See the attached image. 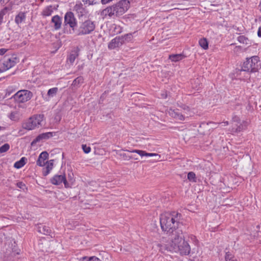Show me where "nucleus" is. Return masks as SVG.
Instances as JSON below:
<instances>
[{
  "label": "nucleus",
  "mask_w": 261,
  "mask_h": 261,
  "mask_svg": "<svg viewBox=\"0 0 261 261\" xmlns=\"http://www.w3.org/2000/svg\"><path fill=\"white\" fill-rule=\"evenodd\" d=\"M5 71H6V70H4V67L2 66V67L0 68V73L3 72Z\"/></svg>",
  "instance_id": "obj_48"
},
{
  "label": "nucleus",
  "mask_w": 261,
  "mask_h": 261,
  "mask_svg": "<svg viewBox=\"0 0 261 261\" xmlns=\"http://www.w3.org/2000/svg\"><path fill=\"white\" fill-rule=\"evenodd\" d=\"M199 44L204 49H207L208 48V42L206 38L200 39L199 41Z\"/></svg>",
  "instance_id": "obj_27"
},
{
  "label": "nucleus",
  "mask_w": 261,
  "mask_h": 261,
  "mask_svg": "<svg viewBox=\"0 0 261 261\" xmlns=\"http://www.w3.org/2000/svg\"><path fill=\"white\" fill-rule=\"evenodd\" d=\"M95 28L94 22L90 20H87L80 24L76 33L79 36L89 34L95 30Z\"/></svg>",
  "instance_id": "obj_6"
},
{
  "label": "nucleus",
  "mask_w": 261,
  "mask_h": 261,
  "mask_svg": "<svg viewBox=\"0 0 261 261\" xmlns=\"http://www.w3.org/2000/svg\"><path fill=\"white\" fill-rule=\"evenodd\" d=\"M50 182L52 184L55 185H59L63 182L65 187H67L68 185V182L66 179V177L64 175H55L53 178L50 179Z\"/></svg>",
  "instance_id": "obj_9"
},
{
  "label": "nucleus",
  "mask_w": 261,
  "mask_h": 261,
  "mask_svg": "<svg viewBox=\"0 0 261 261\" xmlns=\"http://www.w3.org/2000/svg\"><path fill=\"white\" fill-rule=\"evenodd\" d=\"M4 16V15L0 12V25L2 24V23L3 21Z\"/></svg>",
  "instance_id": "obj_43"
},
{
  "label": "nucleus",
  "mask_w": 261,
  "mask_h": 261,
  "mask_svg": "<svg viewBox=\"0 0 261 261\" xmlns=\"http://www.w3.org/2000/svg\"><path fill=\"white\" fill-rule=\"evenodd\" d=\"M193 81L195 84H198V85H196V86H194V85H193V88L198 90L201 87V84H200L199 83L200 81L198 79H197L196 80H193ZM192 84H193V83H192Z\"/></svg>",
  "instance_id": "obj_35"
},
{
  "label": "nucleus",
  "mask_w": 261,
  "mask_h": 261,
  "mask_svg": "<svg viewBox=\"0 0 261 261\" xmlns=\"http://www.w3.org/2000/svg\"><path fill=\"white\" fill-rule=\"evenodd\" d=\"M120 37H122L123 38V43L125 41H129L131 40L132 38V34L128 33L124 35V36H120Z\"/></svg>",
  "instance_id": "obj_34"
},
{
  "label": "nucleus",
  "mask_w": 261,
  "mask_h": 261,
  "mask_svg": "<svg viewBox=\"0 0 261 261\" xmlns=\"http://www.w3.org/2000/svg\"><path fill=\"white\" fill-rule=\"evenodd\" d=\"M74 10L79 13V15L82 16L85 13V9L82 3L76 4L74 7Z\"/></svg>",
  "instance_id": "obj_23"
},
{
  "label": "nucleus",
  "mask_w": 261,
  "mask_h": 261,
  "mask_svg": "<svg viewBox=\"0 0 261 261\" xmlns=\"http://www.w3.org/2000/svg\"><path fill=\"white\" fill-rule=\"evenodd\" d=\"M231 121L232 122L237 123V124H239L241 122L240 118L238 116L235 115L232 116Z\"/></svg>",
  "instance_id": "obj_38"
},
{
  "label": "nucleus",
  "mask_w": 261,
  "mask_h": 261,
  "mask_svg": "<svg viewBox=\"0 0 261 261\" xmlns=\"http://www.w3.org/2000/svg\"><path fill=\"white\" fill-rule=\"evenodd\" d=\"M176 233L171 239V247L173 250L179 252L181 255H188L190 253L191 248L188 243L185 240L182 230H178Z\"/></svg>",
  "instance_id": "obj_2"
},
{
  "label": "nucleus",
  "mask_w": 261,
  "mask_h": 261,
  "mask_svg": "<svg viewBox=\"0 0 261 261\" xmlns=\"http://www.w3.org/2000/svg\"><path fill=\"white\" fill-rule=\"evenodd\" d=\"M53 160H50L49 161H46V163H47L46 164V168L49 169V170L50 171L53 167Z\"/></svg>",
  "instance_id": "obj_36"
},
{
  "label": "nucleus",
  "mask_w": 261,
  "mask_h": 261,
  "mask_svg": "<svg viewBox=\"0 0 261 261\" xmlns=\"http://www.w3.org/2000/svg\"><path fill=\"white\" fill-rule=\"evenodd\" d=\"M230 261H238V260L236 259H233V260H230Z\"/></svg>",
  "instance_id": "obj_52"
},
{
  "label": "nucleus",
  "mask_w": 261,
  "mask_h": 261,
  "mask_svg": "<svg viewBox=\"0 0 261 261\" xmlns=\"http://www.w3.org/2000/svg\"><path fill=\"white\" fill-rule=\"evenodd\" d=\"M181 217V214L173 212L170 214L161 215L160 224L162 230L170 237V239L177 234L178 230H182L179 226V220Z\"/></svg>",
  "instance_id": "obj_1"
},
{
  "label": "nucleus",
  "mask_w": 261,
  "mask_h": 261,
  "mask_svg": "<svg viewBox=\"0 0 261 261\" xmlns=\"http://www.w3.org/2000/svg\"><path fill=\"white\" fill-rule=\"evenodd\" d=\"M58 92V88L57 87H54L51 89H49L48 90L47 93V95L48 97H46L45 98V99L46 101H49V98L53 97L55 96H56V94H57Z\"/></svg>",
  "instance_id": "obj_22"
},
{
  "label": "nucleus",
  "mask_w": 261,
  "mask_h": 261,
  "mask_svg": "<svg viewBox=\"0 0 261 261\" xmlns=\"http://www.w3.org/2000/svg\"><path fill=\"white\" fill-rule=\"evenodd\" d=\"M82 148L85 153H88L91 151V147L87 146L86 144H83L82 145Z\"/></svg>",
  "instance_id": "obj_37"
},
{
  "label": "nucleus",
  "mask_w": 261,
  "mask_h": 261,
  "mask_svg": "<svg viewBox=\"0 0 261 261\" xmlns=\"http://www.w3.org/2000/svg\"><path fill=\"white\" fill-rule=\"evenodd\" d=\"M10 148V145L8 143H5L0 147V153L5 152Z\"/></svg>",
  "instance_id": "obj_31"
},
{
  "label": "nucleus",
  "mask_w": 261,
  "mask_h": 261,
  "mask_svg": "<svg viewBox=\"0 0 261 261\" xmlns=\"http://www.w3.org/2000/svg\"><path fill=\"white\" fill-rule=\"evenodd\" d=\"M128 152H135L138 153L139 155H140L141 156H146V157H150V156H158V154L156 153H148L146 151L142 150H137V149H134L132 151L128 150Z\"/></svg>",
  "instance_id": "obj_19"
},
{
  "label": "nucleus",
  "mask_w": 261,
  "mask_h": 261,
  "mask_svg": "<svg viewBox=\"0 0 261 261\" xmlns=\"http://www.w3.org/2000/svg\"><path fill=\"white\" fill-rule=\"evenodd\" d=\"M257 35L259 37H261V26L258 28Z\"/></svg>",
  "instance_id": "obj_46"
},
{
  "label": "nucleus",
  "mask_w": 261,
  "mask_h": 261,
  "mask_svg": "<svg viewBox=\"0 0 261 261\" xmlns=\"http://www.w3.org/2000/svg\"><path fill=\"white\" fill-rule=\"evenodd\" d=\"M16 58L13 57L11 58H5V61L3 63V66L4 68V70H8L10 68L13 67L16 64Z\"/></svg>",
  "instance_id": "obj_12"
},
{
  "label": "nucleus",
  "mask_w": 261,
  "mask_h": 261,
  "mask_svg": "<svg viewBox=\"0 0 261 261\" xmlns=\"http://www.w3.org/2000/svg\"><path fill=\"white\" fill-rule=\"evenodd\" d=\"M43 115H36L30 117L22 123V128L30 130L39 127L43 120Z\"/></svg>",
  "instance_id": "obj_5"
},
{
  "label": "nucleus",
  "mask_w": 261,
  "mask_h": 261,
  "mask_svg": "<svg viewBox=\"0 0 261 261\" xmlns=\"http://www.w3.org/2000/svg\"><path fill=\"white\" fill-rule=\"evenodd\" d=\"M260 68V63L259 57L258 56H253L249 58H247L242 67L241 70L249 73L257 72Z\"/></svg>",
  "instance_id": "obj_4"
},
{
  "label": "nucleus",
  "mask_w": 261,
  "mask_h": 261,
  "mask_svg": "<svg viewBox=\"0 0 261 261\" xmlns=\"http://www.w3.org/2000/svg\"><path fill=\"white\" fill-rule=\"evenodd\" d=\"M186 57L183 54H172L169 55V59L172 61L176 62L179 61Z\"/></svg>",
  "instance_id": "obj_21"
},
{
  "label": "nucleus",
  "mask_w": 261,
  "mask_h": 261,
  "mask_svg": "<svg viewBox=\"0 0 261 261\" xmlns=\"http://www.w3.org/2000/svg\"><path fill=\"white\" fill-rule=\"evenodd\" d=\"M223 123L224 124V125H225V126L228 125L229 124L228 121H227L223 122Z\"/></svg>",
  "instance_id": "obj_50"
},
{
  "label": "nucleus",
  "mask_w": 261,
  "mask_h": 261,
  "mask_svg": "<svg viewBox=\"0 0 261 261\" xmlns=\"http://www.w3.org/2000/svg\"><path fill=\"white\" fill-rule=\"evenodd\" d=\"M58 5H50L45 7L42 12V15L43 16H49L51 15L54 10H57Z\"/></svg>",
  "instance_id": "obj_16"
},
{
  "label": "nucleus",
  "mask_w": 261,
  "mask_h": 261,
  "mask_svg": "<svg viewBox=\"0 0 261 261\" xmlns=\"http://www.w3.org/2000/svg\"><path fill=\"white\" fill-rule=\"evenodd\" d=\"M187 178L190 181L196 182V175L193 172H189Z\"/></svg>",
  "instance_id": "obj_30"
},
{
  "label": "nucleus",
  "mask_w": 261,
  "mask_h": 261,
  "mask_svg": "<svg viewBox=\"0 0 261 261\" xmlns=\"http://www.w3.org/2000/svg\"><path fill=\"white\" fill-rule=\"evenodd\" d=\"M11 7H5L0 11V12L5 15L9 11L11 10Z\"/></svg>",
  "instance_id": "obj_39"
},
{
  "label": "nucleus",
  "mask_w": 261,
  "mask_h": 261,
  "mask_svg": "<svg viewBox=\"0 0 261 261\" xmlns=\"http://www.w3.org/2000/svg\"><path fill=\"white\" fill-rule=\"evenodd\" d=\"M10 0H0V5H3L9 2Z\"/></svg>",
  "instance_id": "obj_45"
},
{
  "label": "nucleus",
  "mask_w": 261,
  "mask_h": 261,
  "mask_svg": "<svg viewBox=\"0 0 261 261\" xmlns=\"http://www.w3.org/2000/svg\"><path fill=\"white\" fill-rule=\"evenodd\" d=\"M83 82L84 78L82 76H80L74 80L72 82V86L75 87H78L81 84L83 83Z\"/></svg>",
  "instance_id": "obj_25"
},
{
  "label": "nucleus",
  "mask_w": 261,
  "mask_h": 261,
  "mask_svg": "<svg viewBox=\"0 0 261 261\" xmlns=\"http://www.w3.org/2000/svg\"><path fill=\"white\" fill-rule=\"evenodd\" d=\"M18 112L17 111L11 112L9 115V118L13 121H18L19 119Z\"/></svg>",
  "instance_id": "obj_28"
},
{
  "label": "nucleus",
  "mask_w": 261,
  "mask_h": 261,
  "mask_svg": "<svg viewBox=\"0 0 261 261\" xmlns=\"http://www.w3.org/2000/svg\"><path fill=\"white\" fill-rule=\"evenodd\" d=\"M129 8V2L127 0H121L115 5L107 7L103 10V13L110 16L116 15L119 16L123 14Z\"/></svg>",
  "instance_id": "obj_3"
},
{
  "label": "nucleus",
  "mask_w": 261,
  "mask_h": 261,
  "mask_svg": "<svg viewBox=\"0 0 261 261\" xmlns=\"http://www.w3.org/2000/svg\"><path fill=\"white\" fill-rule=\"evenodd\" d=\"M51 22L54 23V28L55 30H59L61 28L62 19L58 15H56L52 17Z\"/></svg>",
  "instance_id": "obj_18"
},
{
  "label": "nucleus",
  "mask_w": 261,
  "mask_h": 261,
  "mask_svg": "<svg viewBox=\"0 0 261 261\" xmlns=\"http://www.w3.org/2000/svg\"><path fill=\"white\" fill-rule=\"evenodd\" d=\"M26 160L27 159L25 157L21 158L19 161H17L15 163L14 167L17 169H19L21 168L25 164Z\"/></svg>",
  "instance_id": "obj_24"
},
{
  "label": "nucleus",
  "mask_w": 261,
  "mask_h": 261,
  "mask_svg": "<svg viewBox=\"0 0 261 261\" xmlns=\"http://www.w3.org/2000/svg\"><path fill=\"white\" fill-rule=\"evenodd\" d=\"M5 127H2V126H0V131L2 130H5Z\"/></svg>",
  "instance_id": "obj_51"
},
{
  "label": "nucleus",
  "mask_w": 261,
  "mask_h": 261,
  "mask_svg": "<svg viewBox=\"0 0 261 261\" xmlns=\"http://www.w3.org/2000/svg\"><path fill=\"white\" fill-rule=\"evenodd\" d=\"M48 153L46 151H43L42 152L37 161V165L42 167L45 166L47 163H46L45 161L48 159Z\"/></svg>",
  "instance_id": "obj_14"
},
{
  "label": "nucleus",
  "mask_w": 261,
  "mask_h": 261,
  "mask_svg": "<svg viewBox=\"0 0 261 261\" xmlns=\"http://www.w3.org/2000/svg\"><path fill=\"white\" fill-rule=\"evenodd\" d=\"M33 93L27 90H21L16 93L12 98L18 103H24L31 99L33 97Z\"/></svg>",
  "instance_id": "obj_7"
},
{
  "label": "nucleus",
  "mask_w": 261,
  "mask_h": 261,
  "mask_svg": "<svg viewBox=\"0 0 261 261\" xmlns=\"http://www.w3.org/2000/svg\"><path fill=\"white\" fill-rule=\"evenodd\" d=\"M26 18V15L25 13L22 12H20L15 18V22L17 24L19 25L22 22L24 21Z\"/></svg>",
  "instance_id": "obj_20"
},
{
  "label": "nucleus",
  "mask_w": 261,
  "mask_h": 261,
  "mask_svg": "<svg viewBox=\"0 0 261 261\" xmlns=\"http://www.w3.org/2000/svg\"><path fill=\"white\" fill-rule=\"evenodd\" d=\"M18 134L21 136V135H22L24 134V132H23V128H22V129H20L19 131H18Z\"/></svg>",
  "instance_id": "obj_47"
},
{
  "label": "nucleus",
  "mask_w": 261,
  "mask_h": 261,
  "mask_svg": "<svg viewBox=\"0 0 261 261\" xmlns=\"http://www.w3.org/2000/svg\"><path fill=\"white\" fill-rule=\"evenodd\" d=\"M41 2H43L44 0H40Z\"/></svg>",
  "instance_id": "obj_53"
},
{
  "label": "nucleus",
  "mask_w": 261,
  "mask_h": 261,
  "mask_svg": "<svg viewBox=\"0 0 261 261\" xmlns=\"http://www.w3.org/2000/svg\"><path fill=\"white\" fill-rule=\"evenodd\" d=\"M123 44V38L120 36L116 37L113 39L108 44V48L110 49H114L119 47Z\"/></svg>",
  "instance_id": "obj_10"
},
{
  "label": "nucleus",
  "mask_w": 261,
  "mask_h": 261,
  "mask_svg": "<svg viewBox=\"0 0 261 261\" xmlns=\"http://www.w3.org/2000/svg\"><path fill=\"white\" fill-rule=\"evenodd\" d=\"M225 258L226 261H230V260H232L233 259H236V258H234L233 255L229 251L225 252Z\"/></svg>",
  "instance_id": "obj_32"
},
{
  "label": "nucleus",
  "mask_w": 261,
  "mask_h": 261,
  "mask_svg": "<svg viewBox=\"0 0 261 261\" xmlns=\"http://www.w3.org/2000/svg\"><path fill=\"white\" fill-rule=\"evenodd\" d=\"M112 0H101V3L102 4H106L110 2H111Z\"/></svg>",
  "instance_id": "obj_44"
},
{
  "label": "nucleus",
  "mask_w": 261,
  "mask_h": 261,
  "mask_svg": "<svg viewBox=\"0 0 261 261\" xmlns=\"http://www.w3.org/2000/svg\"><path fill=\"white\" fill-rule=\"evenodd\" d=\"M238 41L242 44L249 45L251 44V42L249 39L245 36H240L237 38Z\"/></svg>",
  "instance_id": "obj_26"
},
{
  "label": "nucleus",
  "mask_w": 261,
  "mask_h": 261,
  "mask_svg": "<svg viewBox=\"0 0 261 261\" xmlns=\"http://www.w3.org/2000/svg\"><path fill=\"white\" fill-rule=\"evenodd\" d=\"M49 172H50V171L49 170V169H48L46 167L43 168V176H47L49 173Z\"/></svg>",
  "instance_id": "obj_40"
},
{
  "label": "nucleus",
  "mask_w": 261,
  "mask_h": 261,
  "mask_svg": "<svg viewBox=\"0 0 261 261\" xmlns=\"http://www.w3.org/2000/svg\"><path fill=\"white\" fill-rule=\"evenodd\" d=\"M128 158H129V159H135V160H138V158L133 157V156H128Z\"/></svg>",
  "instance_id": "obj_49"
},
{
  "label": "nucleus",
  "mask_w": 261,
  "mask_h": 261,
  "mask_svg": "<svg viewBox=\"0 0 261 261\" xmlns=\"http://www.w3.org/2000/svg\"><path fill=\"white\" fill-rule=\"evenodd\" d=\"M87 261H101V260L95 256H92V257H90L89 258V259Z\"/></svg>",
  "instance_id": "obj_41"
},
{
  "label": "nucleus",
  "mask_w": 261,
  "mask_h": 261,
  "mask_svg": "<svg viewBox=\"0 0 261 261\" xmlns=\"http://www.w3.org/2000/svg\"><path fill=\"white\" fill-rule=\"evenodd\" d=\"M64 23L67 25L68 24L73 30L77 25V22L76 18L74 17V14L72 12H67L64 16Z\"/></svg>",
  "instance_id": "obj_8"
},
{
  "label": "nucleus",
  "mask_w": 261,
  "mask_h": 261,
  "mask_svg": "<svg viewBox=\"0 0 261 261\" xmlns=\"http://www.w3.org/2000/svg\"><path fill=\"white\" fill-rule=\"evenodd\" d=\"M38 231L45 235L50 236L51 238L55 237V234L51 233V230L46 226L40 224L37 227Z\"/></svg>",
  "instance_id": "obj_13"
},
{
  "label": "nucleus",
  "mask_w": 261,
  "mask_h": 261,
  "mask_svg": "<svg viewBox=\"0 0 261 261\" xmlns=\"http://www.w3.org/2000/svg\"><path fill=\"white\" fill-rule=\"evenodd\" d=\"M7 51V49L5 48H1L0 49V55H4Z\"/></svg>",
  "instance_id": "obj_42"
},
{
  "label": "nucleus",
  "mask_w": 261,
  "mask_h": 261,
  "mask_svg": "<svg viewBox=\"0 0 261 261\" xmlns=\"http://www.w3.org/2000/svg\"><path fill=\"white\" fill-rule=\"evenodd\" d=\"M2 78L0 79V80H1Z\"/></svg>",
  "instance_id": "obj_54"
},
{
  "label": "nucleus",
  "mask_w": 261,
  "mask_h": 261,
  "mask_svg": "<svg viewBox=\"0 0 261 261\" xmlns=\"http://www.w3.org/2000/svg\"><path fill=\"white\" fill-rule=\"evenodd\" d=\"M53 137V133L47 132L39 135L32 142L31 145H35L37 142L42 140H46Z\"/></svg>",
  "instance_id": "obj_11"
},
{
  "label": "nucleus",
  "mask_w": 261,
  "mask_h": 261,
  "mask_svg": "<svg viewBox=\"0 0 261 261\" xmlns=\"http://www.w3.org/2000/svg\"><path fill=\"white\" fill-rule=\"evenodd\" d=\"M236 127H233L231 128V132L232 133H238L245 129L247 127V122L243 121L240 123L236 124Z\"/></svg>",
  "instance_id": "obj_15"
},
{
  "label": "nucleus",
  "mask_w": 261,
  "mask_h": 261,
  "mask_svg": "<svg viewBox=\"0 0 261 261\" xmlns=\"http://www.w3.org/2000/svg\"><path fill=\"white\" fill-rule=\"evenodd\" d=\"M16 186L21 189L23 191H25V190H27V188L25 185L24 183H23L22 181H18L16 184Z\"/></svg>",
  "instance_id": "obj_33"
},
{
  "label": "nucleus",
  "mask_w": 261,
  "mask_h": 261,
  "mask_svg": "<svg viewBox=\"0 0 261 261\" xmlns=\"http://www.w3.org/2000/svg\"><path fill=\"white\" fill-rule=\"evenodd\" d=\"M77 56L78 55L76 52L72 53L68 56L67 61H69L70 63L72 64Z\"/></svg>",
  "instance_id": "obj_29"
},
{
  "label": "nucleus",
  "mask_w": 261,
  "mask_h": 261,
  "mask_svg": "<svg viewBox=\"0 0 261 261\" xmlns=\"http://www.w3.org/2000/svg\"><path fill=\"white\" fill-rule=\"evenodd\" d=\"M170 115L173 118L181 121L185 120L184 116L181 114L178 109H170L169 112Z\"/></svg>",
  "instance_id": "obj_17"
}]
</instances>
